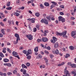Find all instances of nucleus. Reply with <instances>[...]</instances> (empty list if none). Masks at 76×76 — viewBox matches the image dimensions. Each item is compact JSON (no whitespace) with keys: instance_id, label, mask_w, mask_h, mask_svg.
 Returning <instances> with one entry per match:
<instances>
[{"instance_id":"4","label":"nucleus","mask_w":76,"mask_h":76,"mask_svg":"<svg viewBox=\"0 0 76 76\" xmlns=\"http://www.w3.org/2000/svg\"><path fill=\"white\" fill-rule=\"evenodd\" d=\"M15 37L17 38V41H18V40H20V38H19V35L17 33H15Z\"/></svg>"},{"instance_id":"37","label":"nucleus","mask_w":76,"mask_h":76,"mask_svg":"<svg viewBox=\"0 0 76 76\" xmlns=\"http://www.w3.org/2000/svg\"><path fill=\"white\" fill-rule=\"evenodd\" d=\"M68 65V66H71V67H72V63L71 62H68L67 63Z\"/></svg>"},{"instance_id":"61","label":"nucleus","mask_w":76,"mask_h":76,"mask_svg":"<svg viewBox=\"0 0 76 76\" xmlns=\"http://www.w3.org/2000/svg\"><path fill=\"white\" fill-rule=\"evenodd\" d=\"M65 15H66V16H69V15H70V14L69 13H66L65 14Z\"/></svg>"},{"instance_id":"54","label":"nucleus","mask_w":76,"mask_h":76,"mask_svg":"<svg viewBox=\"0 0 76 76\" xmlns=\"http://www.w3.org/2000/svg\"><path fill=\"white\" fill-rule=\"evenodd\" d=\"M7 32H10V30L9 28H7Z\"/></svg>"},{"instance_id":"6","label":"nucleus","mask_w":76,"mask_h":76,"mask_svg":"<svg viewBox=\"0 0 76 76\" xmlns=\"http://www.w3.org/2000/svg\"><path fill=\"white\" fill-rule=\"evenodd\" d=\"M42 39V41L44 42H47L48 41V39L46 37H43Z\"/></svg>"},{"instance_id":"13","label":"nucleus","mask_w":76,"mask_h":76,"mask_svg":"<svg viewBox=\"0 0 76 76\" xmlns=\"http://www.w3.org/2000/svg\"><path fill=\"white\" fill-rule=\"evenodd\" d=\"M34 50L35 52H38V47H37L35 48Z\"/></svg>"},{"instance_id":"45","label":"nucleus","mask_w":76,"mask_h":76,"mask_svg":"<svg viewBox=\"0 0 76 76\" xmlns=\"http://www.w3.org/2000/svg\"><path fill=\"white\" fill-rule=\"evenodd\" d=\"M37 29L36 28H33V32H35L37 31Z\"/></svg>"},{"instance_id":"55","label":"nucleus","mask_w":76,"mask_h":76,"mask_svg":"<svg viewBox=\"0 0 76 76\" xmlns=\"http://www.w3.org/2000/svg\"><path fill=\"white\" fill-rule=\"evenodd\" d=\"M50 57L52 59L53 58V57H54V56L52 55H50Z\"/></svg>"},{"instance_id":"25","label":"nucleus","mask_w":76,"mask_h":76,"mask_svg":"<svg viewBox=\"0 0 76 76\" xmlns=\"http://www.w3.org/2000/svg\"><path fill=\"white\" fill-rule=\"evenodd\" d=\"M27 59H28V60H30V59L31 58V55L28 56L27 57Z\"/></svg>"},{"instance_id":"58","label":"nucleus","mask_w":76,"mask_h":76,"mask_svg":"<svg viewBox=\"0 0 76 76\" xmlns=\"http://www.w3.org/2000/svg\"><path fill=\"white\" fill-rule=\"evenodd\" d=\"M2 52L4 53H6V50L3 49L2 50Z\"/></svg>"},{"instance_id":"59","label":"nucleus","mask_w":76,"mask_h":76,"mask_svg":"<svg viewBox=\"0 0 76 76\" xmlns=\"http://www.w3.org/2000/svg\"><path fill=\"white\" fill-rule=\"evenodd\" d=\"M3 73L1 72H0V75L1 76H3Z\"/></svg>"},{"instance_id":"60","label":"nucleus","mask_w":76,"mask_h":76,"mask_svg":"<svg viewBox=\"0 0 76 76\" xmlns=\"http://www.w3.org/2000/svg\"><path fill=\"white\" fill-rule=\"evenodd\" d=\"M25 75V76H29V75L28 73H26V74Z\"/></svg>"},{"instance_id":"10","label":"nucleus","mask_w":76,"mask_h":76,"mask_svg":"<svg viewBox=\"0 0 76 76\" xmlns=\"http://www.w3.org/2000/svg\"><path fill=\"white\" fill-rule=\"evenodd\" d=\"M61 36L63 35V36H64V35H66V34H67V31H64L62 32V33H61Z\"/></svg>"},{"instance_id":"35","label":"nucleus","mask_w":76,"mask_h":76,"mask_svg":"<svg viewBox=\"0 0 76 76\" xmlns=\"http://www.w3.org/2000/svg\"><path fill=\"white\" fill-rule=\"evenodd\" d=\"M23 74L25 75L26 73V70H23Z\"/></svg>"},{"instance_id":"5","label":"nucleus","mask_w":76,"mask_h":76,"mask_svg":"<svg viewBox=\"0 0 76 76\" xmlns=\"http://www.w3.org/2000/svg\"><path fill=\"white\" fill-rule=\"evenodd\" d=\"M32 53L31 50H28L27 53L26 54V56H28L29 54H31Z\"/></svg>"},{"instance_id":"29","label":"nucleus","mask_w":76,"mask_h":76,"mask_svg":"<svg viewBox=\"0 0 76 76\" xmlns=\"http://www.w3.org/2000/svg\"><path fill=\"white\" fill-rule=\"evenodd\" d=\"M23 53L25 54H26L27 53V51L26 50H23Z\"/></svg>"},{"instance_id":"41","label":"nucleus","mask_w":76,"mask_h":76,"mask_svg":"<svg viewBox=\"0 0 76 76\" xmlns=\"http://www.w3.org/2000/svg\"><path fill=\"white\" fill-rule=\"evenodd\" d=\"M7 75L8 76H10V75H12V73L10 72H9L7 73Z\"/></svg>"},{"instance_id":"62","label":"nucleus","mask_w":76,"mask_h":76,"mask_svg":"<svg viewBox=\"0 0 76 76\" xmlns=\"http://www.w3.org/2000/svg\"><path fill=\"white\" fill-rule=\"evenodd\" d=\"M44 33L47 34V33H48V31L45 30L44 31Z\"/></svg>"},{"instance_id":"14","label":"nucleus","mask_w":76,"mask_h":76,"mask_svg":"<svg viewBox=\"0 0 76 76\" xmlns=\"http://www.w3.org/2000/svg\"><path fill=\"white\" fill-rule=\"evenodd\" d=\"M13 15H15V16H19V15H20V14L19 13H18L17 12H14L13 13Z\"/></svg>"},{"instance_id":"8","label":"nucleus","mask_w":76,"mask_h":76,"mask_svg":"<svg viewBox=\"0 0 76 76\" xmlns=\"http://www.w3.org/2000/svg\"><path fill=\"white\" fill-rule=\"evenodd\" d=\"M53 41H54L53 42V43H55L57 41V39L56 37H53Z\"/></svg>"},{"instance_id":"16","label":"nucleus","mask_w":76,"mask_h":76,"mask_svg":"<svg viewBox=\"0 0 76 76\" xmlns=\"http://www.w3.org/2000/svg\"><path fill=\"white\" fill-rule=\"evenodd\" d=\"M22 68H23V69H25V68L27 69V67L26 66H25V64H22Z\"/></svg>"},{"instance_id":"15","label":"nucleus","mask_w":76,"mask_h":76,"mask_svg":"<svg viewBox=\"0 0 76 76\" xmlns=\"http://www.w3.org/2000/svg\"><path fill=\"white\" fill-rule=\"evenodd\" d=\"M4 61L5 63H7V62L9 61V60L7 58H5L4 59Z\"/></svg>"},{"instance_id":"40","label":"nucleus","mask_w":76,"mask_h":76,"mask_svg":"<svg viewBox=\"0 0 76 76\" xmlns=\"http://www.w3.org/2000/svg\"><path fill=\"white\" fill-rule=\"evenodd\" d=\"M40 7H41V9H43V8H44V6H43V5H42V4H41L40 5Z\"/></svg>"},{"instance_id":"11","label":"nucleus","mask_w":76,"mask_h":76,"mask_svg":"<svg viewBox=\"0 0 76 76\" xmlns=\"http://www.w3.org/2000/svg\"><path fill=\"white\" fill-rule=\"evenodd\" d=\"M44 60H45V61L46 62V64H48V59H47V58H46L45 57H44Z\"/></svg>"},{"instance_id":"20","label":"nucleus","mask_w":76,"mask_h":76,"mask_svg":"<svg viewBox=\"0 0 76 76\" xmlns=\"http://www.w3.org/2000/svg\"><path fill=\"white\" fill-rule=\"evenodd\" d=\"M1 32L3 34V35H5V31L3 29H1Z\"/></svg>"},{"instance_id":"48","label":"nucleus","mask_w":76,"mask_h":76,"mask_svg":"<svg viewBox=\"0 0 76 76\" xmlns=\"http://www.w3.org/2000/svg\"><path fill=\"white\" fill-rule=\"evenodd\" d=\"M38 58H42V56L40 54H39L38 56Z\"/></svg>"},{"instance_id":"7","label":"nucleus","mask_w":76,"mask_h":76,"mask_svg":"<svg viewBox=\"0 0 76 76\" xmlns=\"http://www.w3.org/2000/svg\"><path fill=\"white\" fill-rule=\"evenodd\" d=\"M72 37H74L75 35H76V31H72L71 34Z\"/></svg>"},{"instance_id":"2","label":"nucleus","mask_w":76,"mask_h":76,"mask_svg":"<svg viewBox=\"0 0 76 76\" xmlns=\"http://www.w3.org/2000/svg\"><path fill=\"white\" fill-rule=\"evenodd\" d=\"M40 22L41 23H45V24H46V25H48V21H47V20L46 19H42L41 21Z\"/></svg>"},{"instance_id":"51","label":"nucleus","mask_w":76,"mask_h":76,"mask_svg":"<svg viewBox=\"0 0 76 76\" xmlns=\"http://www.w3.org/2000/svg\"><path fill=\"white\" fill-rule=\"evenodd\" d=\"M60 7L61 8H62V9H63L64 7V5H61L60 6Z\"/></svg>"},{"instance_id":"27","label":"nucleus","mask_w":76,"mask_h":76,"mask_svg":"<svg viewBox=\"0 0 76 76\" xmlns=\"http://www.w3.org/2000/svg\"><path fill=\"white\" fill-rule=\"evenodd\" d=\"M35 18H32L31 19V22L33 23H34L35 22Z\"/></svg>"},{"instance_id":"50","label":"nucleus","mask_w":76,"mask_h":76,"mask_svg":"<svg viewBox=\"0 0 76 76\" xmlns=\"http://www.w3.org/2000/svg\"><path fill=\"white\" fill-rule=\"evenodd\" d=\"M14 57H17V58H18V59H20V58L19 56V55L17 56H14Z\"/></svg>"},{"instance_id":"30","label":"nucleus","mask_w":76,"mask_h":76,"mask_svg":"<svg viewBox=\"0 0 76 76\" xmlns=\"http://www.w3.org/2000/svg\"><path fill=\"white\" fill-rule=\"evenodd\" d=\"M45 48L47 49L48 50H51V48H50V46L46 47V46H45Z\"/></svg>"},{"instance_id":"23","label":"nucleus","mask_w":76,"mask_h":76,"mask_svg":"<svg viewBox=\"0 0 76 76\" xmlns=\"http://www.w3.org/2000/svg\"><path fill=\"white\" fill-rule=\"evenodd\" d=\"M0 56L1 57H4V56L2 53H0Z\"/></svg>"},{"instance_id":"24","label":"nucleus","mask_w":76,"mask_h":76,"mask_svg":"<svg viewBox=\"0 0 76 76\" xmlns=\"http://www.w3.org/2000/svg\"><path fill=\"white\" fill-rule=\"evenodd\" d=\"M56 35L58 36L60 35V36H61V33H60L58 32H57Z\"/></svg>"},{"instance_id":"49","label":"nucleus","mask_w":76,"mask_h":76,"mask_svg":"<svg viewBox=\"0 0 76 76\" xmlns=\"http://www.w3.org/2000/svg\"><path fill=\"white\" fill-rule=\"evenodd\" d=\"M25 9V7H22L21 8H19V9H21V10H23Z\"/></svg>"},{"instance_id":"38","label":"nucleus","mask_w":76,"mask_h":76,"mask_svg":"<svg viewBox=\"0 0 76 76\" xmlns=\"http://www.w3.org/2000/svg\"><path fill=\"white\" fill-rule=\"evenodd\" d=\"M61 21L63 23L65 22V19L62 18V20H61Z\"/></svg>"},{"instance_id":"26","label":"nucleus","mask_w":76,"mask_h":76,"mask_svg":"<svg viewBox=\"0 0 76 76\" xmlns=\"http://www.w3.org/2000/svg\"><path fill=\"white\" fill-rule=\"evenodd\" d=\"M73 8L74 9V10L73 11V12H76V6H73Z\"/></svg>"},{"instance_id":"31","label":"nucleus","mask_w":76,"mask_h":76,"mask_svg":"<svg viewBox=\"0 0 76 76\" xmlns=\"http://www.w3.org/2000/svg\"><path fill=\"white\" fill-rule=\"evenodd\" d=\"M37 41L38 42H40L41 41H42V39H38L37 40Z\"/></svg>"},{"instance_id":"9","label":"nucleus","mask_w":76,"mask_h":76,"mask_svg":"<svg viewBox=\"0 0 76 76\" xmlns=\"http://www.w3.org/2000/svg\"><path fill=\"white\" fill-rule=\"evenodd\" d=\"M53 53L54 54H55L58 55V54H59V51H58V50L56 49L55 50V52H54Z\"/></svg>"},{"instance_id":"42","label":"nucleus","mask_w":76,"mask_h":76,"mask_svg":"<svg viewBox=\"0 0 76 76\" xmlns=\"http://www.w3.org/2000/svg\"><path fill=\"white\" fill-rule=\"evenodd\" d=\"M7 51H8V52H9V53H11V50H10V49H9V48H7Z\"/></svg>"},{"instance_id":"46","label":"nucleus","mask_w":76,"mask_h":76,"mask_svg":"<svg viewBox=\"0 0 76 76\" xmlns=\"http://www.w3.org/2000/svg\"><path fill=\"white\" fill-rule=\"evenodd\" d=\"M18 42V40L17 41V39L16 40V42H14V44H17Z\"/></svg>"},{"instance_id":"34","label":"nucleus","mask_w":76,"mask_h":76,"mask_svg":"<svg viewBox=\"0 0 76 76\" xmlns=\"http://www.w3.org/2000/svg\"><path fill=\"white\" fill-rule=\"evenodd\" d=\"M10 2H9L7 4V6L8 7H9V6H10Z\"/></svg>"},{"instance_id":"57","label":"nucleus","mask_w":76,"mask_h":76,"mask_svg":"<svg viewBox=\"0 0 76 76\" xmlns=\"http://www.w3.org/2000/svg\"><path fill=\"white\" fill-rule=\"evenodd\" d=\"M60 14L61 15H64V13L62 12H60Z\"/></svg>"},{"instance_id":"19","label":"nucleus","mask_w":76,"mask_h":76,"mask_svg":"<svg viewBox=\"0 0 76 76\" xmlns=\"http://www.w3.org/2000/svg\"><path fill=\"white\" fill-rule=\"evenodd\" d=\"M62 18H62V17L61 16L59 17L58 18L59 21H61V20H62Z\"/></svg>"},{"instance_id":"36","label":"nucleus","mask_w":76,"mask_h":76,"mask_svg":"<svg viewBox=\"0 0 76 76\" xmlns=\"http://www.w3.org/2000/svg\"><path fill=\"white\" fill-rule=\"evenodd\" d=\"M64 64V63L63 62L60 64H58V66H62V65H63Z\"/></svg>"},{"instance_id":"39","label":"nucleus","mask_w":76,"mask_h":76,"mask_svg":"<svg viewBox=\"0 0 76 76\" xmlns=\"http://www.w3.org/2000/svg\"><path fill=\"white\" fill-rule=\"evenodd\" d=\"M7 66H8V67H11L12 66V65L10 63H8L7 64Z\"/></svg>"},{"instance_id":"44","label":"nucleus","mask_w":76,"mask_h":76,"mask_svg":"<svg viewBox=\"0 0 76 76\" xmlns=\"http://www.w3.org/2000/svg\"><path fill=\"white\" fill-rule=\"evenodd\" d=\"M44 53H45V54H49V52H48V51L47 50H45Z\"/></svg>"},{"instance_id":"56","label":"nucleus","mask_w":76,"mask_h":76,"mask_svg":"<svg viewBox=\"0 0 76 76\" xmlns=\"http://www.w3.org/2000/svg\"><path fill=\"white\" fill-rule=\"evenodd\" d=\"M0 24L1 25V26H4V24L2 22H1L0 23Z\"/></svg>"},{"instance_id":"53","label":"nucleus","mask_w":76,"mask_h":76,"mask_svg":"<svg viewBox=\"0 0 76 76\" xmlns=\"http://www.w3.org/2000/svg\"><path fill=\"white\" fill-rule=\"evenodd\" d=\"M26 65L28 67H29V66H30V63H27Z\"/></svg>"},{"instance_id":"32","label":"nucleus","mask_w":76,"mask_h":76,"mask_svg":"<svg viewBox=\"0 0 76 76\" xmlns=\"http://www.w3.org/2000/svg\"><path fill=\"white\" fill-rule=\"evenodd\" d=\"M72 67H74V68H76V64H72Z\"/></svg>"},{"instance_id":"52","label":"nucleus","mask_w":76,"mask_h":76,"mask_svg":"<svg viewBox=\"0 0 76 76\" xmlns=\"http://www.w3.org/2000/svg\"><path fill=\"white\" fill-rule=\"evenodd\" d=\"M17 73V71L16 70H14L13 71V74H15V73Z\"/></svg>"},{"instance_id":"17","label":"nucleus","mask_w":76,"mask_h":76,"mask_svg":"<svg viewBox=\"0 0 76 76\" xmlns=\"http://www.w3.org/2000/svg\"><path fill=\"white\" fill-rule=\"evenodd\" d=\"M45 6H47V7H48L49 6V3L48 2H45L44 3Z\"/></svg>"},{"instance_id":"22","label":"nucleus","mask_w":76,"mask_h":76,"mask_svg":"<svg viewBox=\"0 0 76 76\" xmlns=\"http://www.w3.org/2000/svg\"><path fill=\"white\" fill-rule=\"evenodd\" d=\"M12 8V7H7L6 8V9H7V10H11Z\"/></svg>"},{"instance_id":"1","label":"nucleus","mask_w":76,"mask_h":76,"mask_svg":"<svg viewBox=\"0 0 76 76\" xmlns=\"http://www.w3.org/2000/svg\"><path fill=\"white\" fill-rule=\"evenodd\" d=\"M67 69V67H66L64 69V74H66V76H70V74L69 73Z\"/></svg>"},{"instance_id":"47","label":"nucleus","mask_w":76,"mask_h":76,"mask_svg":"<svg viewBox=\"0 0 76 76\" xmlns=\"http://www.w3.org/2000/svg\"><path fill=\"white\" fill-rule=\"evenodd\" d=\"M54 7V5H53V4H52L50 7V9H52L53 7Z\"/></svg>"},{"instance_id":"28","label":"nucleus","mask_w":76,"mask_h":76,"mask_svg":"<svg viewBox=\"0 0 76 76\" xmlns=\"http://www.w3.org/2000/svg\"><path fill=\"white\" fill-rule=\"evenodd\" d=\"M35 15L36 16H37V17H39V13H36Z\"/></svg>"},{"instance_id":"63","label":"nucleus","mask_w":76,"mask_h":76,"mask_svg":"<svg viewBox=\"0 0 76 76\" xmlns=\"http://www.w3.org/2000/svg\"><path fill=\"white\" fill-rule=\"evenodd\" d=\"M3 35L1 33L0 34V37H3Z\"/></svg>"},{"instance_id":"33","label":"nucleus","mask_w":76,"mask_h":76,"mask_svg":"<svg viewBox=\"0 0 76 76\" xmlns=\"http://www.w3.org/2000/svg\"><path fill=\"white\" fill-rule=\"evenodd\" d=\"M12 54H13V55H18V53L14 51L12 52Z\"/></svg>"},{"instance_id":"64","label":"nucleus","mask_w":76,"mask_h":76,"mask_svg":"<svg viewBox=\"0 0 76 76\" xmlns=\"http://www.w3.org/2000/svg\"><path fill=\"white\" fill-rule=\"evenodd\" d=\"M51 20H55V18L53 17H52L51 18Z\"/></svg>"},{"instance_id":"3","label":"nucleus","mask_w":76,"mask_h":76,"mask_svg":"<svg viewBox=\"0 0 76 76\" xmlns=\"http://www.w3.org/2000/svg\"><path fill=\"white\" fill-rule=\"evenodd\" d=\"M26 37H27V38H28V39H29V40H32V35H27L26 36Z\"/></svg>"},{"instance_id":"43","label":"nucleus","mask_w":76,"mask_h":76,"mask_svg":"<svg viewBox=\"0 0 76 76\" xmlns=\"http://www.w3.org/2000/svg\"><path fill=\"white\" fill-rule=\"evenodd\" d=\"M51 3H52V4H53L54 5H57V3L55 2L54 1H52L51 2Z\"/></svg>"},{"instance_id":"21","label":"nucleus","mask_w":76,"mask_h":76,"mask_svg":"<svg viewBox=\"0 0 76 76\" xmlns=\"http://www.w3.org/2000/svg\"><path fill=\"white\" fill-rule=\"evenodd\" d=\"M70 57V54H69V53H67L66 54V56H65V58H67L68 57Z\"/></svg>"},{"instance_id":"12","label":"nucleus","mask_w":76,"mask_h":76,"mask_svg":"<svg viewBox=\"0 0 76 76\" xmlns=\"http://www.w3.org/2000/svg\"><path fill=\"white\" fill-rule=\"evenodd\" d=\"M54 47L55 48H57L58 47V43L56 42L55 44V45H54Z\"/></svg>"},{"instance_id":"18","label":"nucleus","mask_w":76,"mask_h":76,"mask_svg":"<svg viewBox=\"0 0 76 76\" xmlns=\"http://www.w3.org/2000/svg\"><path fill=\"white\" fill-rule=\"evenodd\" d=\"M74 47H73V46H70L69 47V49L71 50H74Z\"/></svg>"}]
</instances>
